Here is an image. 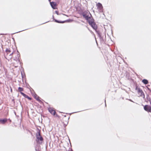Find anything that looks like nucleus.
<instances>
[{"label":"nucleus","mask_w":151,"mask_h":151,"mask_svg":"<svg viewBox=\"0 0 151 151\" xmlns=\"http://www.w3.org/2000/svg\"><path fill=\"white\" fill-rule=\"evenodd\" d=\"M135 90L137 91V93L139 96L142 97L143 98H145V95L141 89L137 86H136Z\"/></svg>","instance_id":"7ed1b4c3"},{"label":"nucleus","mask_w":151,"mask_h":151,"mask_svg":"<svg viewBox=\"0 0 151 151\" xmlns=\"http://www.w3.org/2000/svg\"><path fill=\"white\" fill-rule=\"evenodd\" d=\"M55 13H56L58 15V12L57 11H55Z\"/></svg>","instance_id":"f3484780"},{"label":"nucleus","mask_w":151,"mask_h":151,"mask_svg":"<svg viewBox=\"0 0 151 151\" xmlns=\"http://www.w3.org/2000/svg\"><path fill=\"white\" fill-rule=\"evenodd\" d=\"M90 16H89V13L87 12V13H83V16L84 18L89 22V20H90L91 19V14H90Z\"/></svg>","instance_id":"39448f33"},{"label":"nucleus","mask_w":151,"mask_h":151,"mask_svg":"<svg viewBox=\"0 0 151 151\" xmlns=\"http://www.w3.org/2000/svg\"><path fill=\"white\" fill-rule=\"evenodd\" d=\"M142 82L145 84H147L148 83V81L147 80L143 79L142 80Z\"/></svg>","instance_id":"4468645a"},{"label":"nucleus","mask_w":151,"mask_h":151,"mask_svg":"<svg viewBox=\"0 0 151 151\" xmlns=\"http://www.w3.org/2000/svg\"><path fill=\"white\" fill-rule=\"evenodd\" d=\"M88 23L90 25H91V27L95 30L96 32H97V26L94 22L93 20L91 19L90 20H89Z\"/></svg>","instance_id":"20e7f679"},{"label":"nucleus","mask_w":151,"mask_h":151,"mask_svg":"<svg viewBox=\"0 0 151 151\" xmlns=\"http://www.w3.org/2000/svg\"><path fill=\"white\" fill-rule=\"evenodd\" d=\"M21 94L25 98L28 99L30 100L31 99V98L30 97H29L27 95L25 94L23 92H21Z\"/></svg>","instance_id":"f8f14e48"},{"label":"nucleus","mask_w":151,"mask_h":151,"mask_svg":"<svg viewBox=\"0 0 151 151\" xmlns=\"http://www.w3.org/2000/svg\"><path fill=\"white\" fill-rule=\"evenodd\" d=\"M69 20V21H72V20Z\"/></svg>","instance_id":"412c9836"},{"label":"nucleus","mask_w":151,"mask_h":151,"mask_svg":"<svg viewBox=\"0 0 151 151\" xmlns=\"http://www.w3.org/2000/svg\"><path fill=\"white\" fill-rule=\"evenodd\" d=\"M97 8L99 10L100 12H102L103 11V6L100 3H98L96 4Z\"/></svg>","instance_id":"423d86ee"},{"label":"nucleus","mask_w":151,"mask_h":151,"mask_svg":"<svg viewBox=\"0 0 151 151\" xmlns=\"http://www.w3.org/2000/svg\"><path fill=\"white\" fill-rule=\"evenodd\" d=\"M66 115H64V116L65 117H66Z\"/></svg>","instance_id":"aec40b11"},{"label":"nucleus","mask_w":151,"mask_h":151,"mask_svg":"<svg viewBox=\"0 0 151 151\" xmlns=\"http://www.w3.org/2000/svg\"><path fill=\"white\" fill-rule=\"evenodd\" d=\"M36 141L37 143L39 144H41L43 140V138L40 135V132H38L36 133Z\"/></svg>","instance_id":"f03ea898"},{"label":"nucleus","mask_w":151,"mask_h":151,"mask_svg":"<svg viewBox=\"0 0 151 151\" xmlns=\"http://www.w3.org/2000/svg\"><path fill=\"white\" fill-rule=\"evenodd\" d=\"M35 150L36 151H39V150H38V149H37V148H35Z\"/></svg>","instance_id":"dca6fc26"},{"label":"nucleus","mask_w":151,"mask_h":151,"mask_svg":"<svg viewBox=\"0 0 151 151\" xmlns=\"http://www.w3.org/2000/svg\"><path fill=\"white\" fill-rule=\"evenodd\" d=\"M37 99L38 101H39V100H39V99Z\"/></svg>","instance_id":"6ab92c4d"},{"label":"nucleus","mask_w":151,"mask_h":151,"mask_svg":"<svg viewBox=\"0 0 151 151\" xmlns=\"http://www.w3.org/2000/svg\"><path fill=\"white\" fill-rule=\"evenodd\" d=\"M48 110L51 114L53 115H55L56 112L53 109V108H49L48 109Z\"/></svg>","instance_id":"6e6552de"},{"label":"nucleus","mask_w":151,"mask_h":151,"mask_svg":"<svg viewBox=\"0 0 151 151\" xmlns=\"http://www.w3.org/2000/svg\"><path fill=\"white\" fill-rule=\"evenodd\" d=\"M18 91L20 93L22 92V91H23V89L21 87H19L18 88Z\"/></svg>","instance_id":"2eb2a0df"},{"label":"nucleus","mask_w":151,"mask_h":151,"mask_svg":"<svg viewBox=\"0 0 151 151\" xmlns=\"http://www.w3.org/2000/svg\"><path fill=\"white\" fill-rule=\"evenodd\" d=\"M144 109L148 112H151V107L150 106L146 105L144 106Z\"/></svg>","instance_id":"0eeeda50"},{"label":"nucleus","mask_w":151,"mask_h":151,"mask_svg":"<svg viewBox=\"0 0 151 151\" xmlns=\"http://www.w3.org/2000/svg\"><path fill=\"white\" fill-rule=\"evenodd\" d=\"M54 20H55V21L56 22H57V23H64L65 22H66V21H58V20H57L56 19H54Z\"/></svg>","instance_id":"ddd939ff"},{"label":"nucleus","mask_w":151,"mask_h":151,"mask_svg":"<svg viewBox=\"0 0 151 151\" xmlns=\"http://www.w3.org/2000/svg\"><path fill=\"white\" fill-rule=\"evenodd\" d=\"M19 55L18 54H17V56H16L15 58H13L14 60L18 64L19 62Z\"/></svg>","instance_id":"1a4fd4ad"},{"label":"nucleus","mask_w":151,"mask_h":151,"mask_svg":"<svg viewBox=\"0 0 151 151\" xmlns=\"http://www.w3.org/2000/svg\"><path fill=\"white\" fill-rule=\"evenodd\" d=\"M50 4L52 8L54 9H55L56 3L53 2H50Z\"/></svg>","instance_id":"9b49d317"},{"label":"nucleus","mask_w":151,"mask_h":151,"mask_svg":"<svg viewBox=\"0 0 151 151\" xmlns=\"http://www.w3.org/2000/svg\"><path fill=\"white\" fill-rule=\"evenodd\" d=\"M15 54L14 51H12L10 48H6L4 53V56L5 58L9 61L11 60L13 57V55Z\"/></svg>","instance_id":"f257e3e1"},{"label":"nucleus","mask_w":151,"mask_h":151,"mask_svg":"<svg viewBox=\"0 0 151 151\" xmlns=\"http://www.w3.org/2000/svg\"><path fill=\"white\" fill-rule=\"evenodd\" d=\"M7 121V119L6 118H4V119H0V122L1 124H4Z\"/></svg>","instance_id":"9d476101"},{"label":"nucleus","mask_w":151,"mask_h":151,"mask_svg":"<svg viewBox=\"0 0 151 151\" xmlns=\"http://www.w3.org/2000/svg\"><path fill=\"white\" fill-rule=\"evenodd\" d=\"M149 101L150 102V104H151V99L149 100Z\"/></svg>","instance_id":"a211bd4d"}]
</instances>
